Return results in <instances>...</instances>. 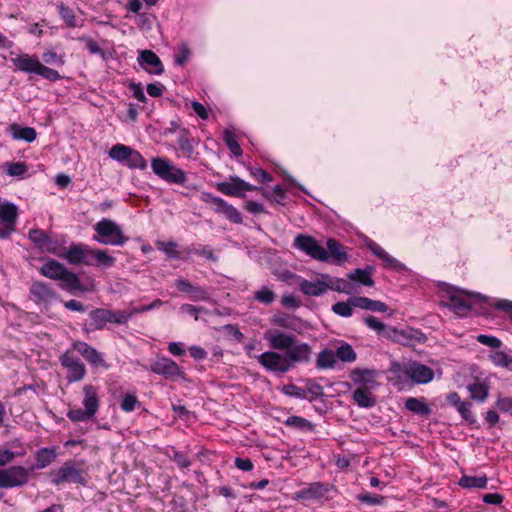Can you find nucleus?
Wrapping results in <instances>:
<instances>
[{
    "label": "nucleus",
    "instance_id": "bf43d9fd",
    "mask_svg": "<svg viewBox=\"0 0 512 512\" xmlns=\"http://www.w3.org/2000/svg\"><path fill=\"white\" fill-rule=\"evenodd\" d=\"M67 417L72 422H83L93 418V416L87 413L85 409L81 408L70 409L67 412Z\"/></svg>",
    "mask_w": 512,
    "mask_h": 512
},
{
    "label": "nucleus",
    "instance_id": "423d86ee",
    "mask_svg": "<svg viewBox=\"0 0 512 512\" xmlns=\"http://www.w3.org/2000/svg\"><path fill=\"white\" fill-rule=\"evenodd\" d=\"M151 168L154 174L168 183L183 185L187 180L186 173L174 166L167 158H153Z\"/></svg>",
    "mask_w": 512,
    "mask_h": 512
},
{
    "label": "nucleus",
    "instance_id": "79ce46f5",
    "mask_svg": "<svg viewBox=\"0 0 512 512\" xmlns=\"http://www.w3.org/2000/svg\"><path fill=\"white\" fill-rule=\"evenodd\" d=\"M284 424L305 432H313L315 430V425L312 422L300 416H290L285 420Z\"/></svg>",
    "mask_w": 512,
    "mask_h": 512
},
{
    "label": "nucleus",
    "instance_id": "0e129e2a",
    "mask_svg": "<svg viewBox=\"0 0 512 512\" xmlns=\"http://www.w3.org/2000/svg\"><path fill=\"white\" fill-rule=\"evenodd\" d=\"M477 341L483 345H486L493 349H498L501 347L502 342L500 339L494 336H488L484 334H480L477 336Z\"/></svg>",
    "mask_w": 512,
    "mask_h": 512
},
{
    "label": "nucleus",
    "instance_id": "3c124183",
    "mask_svg": "<svg viewBox=\"0 0 512 512\" xmlns=\"http://www.w3.org/2000/svg\"><path fill=\"white\" fill-rule=\"evenodd\" d=\"M254 299L262 304L269 305L276 299V294L268 286H262L254 292Z\"/></svg>",
    "mask_w": 512,
    "mask_h": 512
},
{
    "label": "nucleus",
    "instance_id": "37998d69",
    "mask_svg": "<svg viewBox=\"0 0 512 512\" xmlns=\"http://www.w3.org/2000/svg\"><path fill=\"white\" fill-rule=\"evenodd\" d=\"M327 252L328 258L332 257L337 263H341L347 260V254L342 250V245L335 239L327 240Z\"/></svg>",
    "mask_w": 512,
    "mask_h": 512
},
{
    "label": "nucleus",
    "instance_id": "f257e3e1",
    "mask_svg": "<svg viewBox=\"0 0 512 512\" xmlns=\"http://www.w3.org/2000/svg\"><path fill=\"white\" fill-rule=\"evenodd\" d=\"M365 324L378 335L383 336L395 342L408 344L412 340L421 341L424 337L423 334L411 328L398 330L395 327L387 326L374 316H367L364 318Z\"/></svg>",
    "mask_w": 512,
    "mask_h": 512
},
{
    "label": "nucleus",
    "instance_id": "ea45409f",
    "mask_svg": "<svg viewBox=\"0 0 512 512\" xmlns=\"http://www.w3.org/2000/svg\"><path fill=\"white\" fill-rule=\"evenodd\" d=\"M57 457L55 448H41L36 453V464L37 469H43L49 466Z\"/></svg>",
    "mask_w": 512,
    "mask_h": 512
},
{
    "label": "nucleus",
    "instance_id": "2eb2a0df",
    "mask_svg": "<svg viewBox=\"0 0 512 512\" xmlns=\"http://www.w3.org/2000/svg\"><path fill=\"white\" fill-rule=\"evenodd\" d=\"M258 362L268 371L286 373L289 369V364L286 361L285 354H280L275 351H266L257 357Z\"/></svg>",
    "mask_w": 512,
    "mask_h": 512
},
{
    "label": "nucleus",
    "instance_id": "a878e982",
    "mask_svg": "<svg viewBox=\"0 0 512 512\" xmlns=\"http://www.w3.org/2000/svg\"><path fill=\"white\" fill-rule=\"evenodd\" d=\"M84 398L82 404L84 409L93 417L97 413L100 405L98 388L93 385L83 387Z\"/></svg>",
    "mask_w": 512,
    "mask_h": 512
},
{
    "label": "nucleus",
    "instance_id": "6e6552de",
    "mask_svg": "<svg viewBox=\"0 0 512 512\" xmlns=\"http://www.w3.org/2000/svg\"><path fill=\"white\" fill-rule=\"evenodd\" d=\"M18 216V207L4 201L0 207V240L8 239L15 232Z\"/></svg>",
    "mask_w": 512,
    "mask_h": 512
},
{
    "label": "nucleus",
    "instance_id": "0eeeda50",
    "mask_svg": "<svg viewBox=\"0 0 512 512\" xmlns=\"http://www.w3.org/2000/svg\"><path fill=\"white\" fill-rule=\"evenodd\" d=\"M151 168L154 174L168 183L183 185L187 180L186 173L174 166L167 158H153Z\"/></svg>",
    "mask_w": 512,
    "mask_h": 512
},
{
    "label": "nucleus",
    "instance_id": "f704fd0d",
    "mask_svg": "<svg viewBox=\"0 0 512 512\" xmlns=\"http://www.w3.org/2000/svg\"><path fill=\"white\" fill-rule=\"evenodd\" d=\"M324 279L328 282V290L346 294H351L354 291V285L351 281L333 277L329 274H324Z\"/></svg>",
    "mask_w": 512,
    "mask_h": 512
},
{
    "label": "nucleus",
    "instance_id": "9b49d317",
    "mask_svg": "<svg viewBox=\"0 0 512 512\" xmlns=\"http://www.w3.org/2000/svg\"><path fill=\"white\" fill-rule=\"evenodd\" d=\"M294 247L311 258L318 261H327L328 252L324 247L319 245L317 240L309 235L299 234L294 239Z\"/></svg>",
    "mask_w": 512,
    "mask_h": 512
},
{
    "label": "nucleus",
    "instance_id": "cd10ccee",
    "mask_svg": "<svg viewBox=\"0 0 512 512\" xmlns=\"http://www.w3.org/2000/svg\"><path fill=\"white\" fill-rule=\"evenodd\" d=\"M58 281H60V288L71 294H75L77 291L83 292L85 290L77 274L69 271L68 269L63 273V275H61Z\"/></svg>",
    "mask_w": 512,
    "mask_h": 512
},
{
    "label": "nucleus",
    "instance_id": "39448f33",
    "mask_svg": "<svg viewBox=\"0 0 512 512\" xmlns=\"http://www.w3.org/2000/svg\"><path fill=\"white\" fill-rule=\"evenodd\" d=\"M448 301H441V305L454 311L460 317H464L473 308V300L480 301L482 299L480 294H470L457 290L453 287L447 289Z\"/></svg>",
    "mask_w": 512,
    "mask_h": 512
},
{
    "label": "nucleus",
    "instance_id": "09e8293b",
    "mask_svg": "<svg viewBox=\"0 0 512 512\" xmlns=\"http://www.w3.org/2000/svg\"><path fill=\"white\" fill-rule=\"evenodd\" d=\"M132 148L123 144H116L112 146L109 151V156L120 163H126Z\"/></svg>",
    "mask_w": 512,
    "mask_h": 512
},
{
    "label": "nucleus",
    "instance_id": "49530a36",
    "mask_svg": "<svg viewBox=\"0 0 512 512\" xmlns=\"http://www.w3.org/2000/svg\"><path fill=\"white\" fill-rule=\"evenodd\" d=\"M94 260H95V266L103 267V268H110L114 266L116 262V258L107 254L105 250L102 249H94L92 251Z\"/></svg>",
    "mask_w": 512,
    "mask_h": 512
},
{
    "label": "nucleus",
    "instance_id": "4468645a",
    "mask_svg": "<svg viewBox=\"0 0 512 512\" xmlns=\"http://www.w3.org/2000/svg\"><path fill=\"white\" fill-rule=\"evenodd\" d=\"M72 347L77 351L92 367L109 369L110 365L104 359V355L83 341H75Z\"/></svg>",
    "mask_w": 512,
    "mask_h": 512
},
{
    "label": "nucleus",
    "instance_id": "5fc2aeb1",
    "mask_svg": "<svg viewBox=\"0 0 512 512\" xmlns=\"http://www.w3.org/2000/svg\"><path fill=\"white\" fill-rule=\"evenodd\" d=\"M336 357L342 362H354L356 360V353L352 346L349 344H343L339 346L336 351Z\"/></svg>",
    "mask_w": 512,
    "mask_h": 512
},
{
    "label": "nucleus",
    "instance_id": "f8f14e48",
    "mask_svg": "<svg viewBox=\"0 0 512 512\" xmlns=\"http://www.w3.org/2000/svg\"><path fill=\"white\" fill-rule=\"evenodd\" d=\"M334 489L329 483L313 482L295 493V499L303 501L328 500V493Z\"/></svg>",
    "mask_w": 512,
    "mask_h": 512
},
{
    "label": "nucleus",
    "instance_id": "f3484780",
    "mask_svg": "<svg viewBox=\"0 0 512 512\" xmlns=\"http://www.w3.org/2000/svg\"><path fill=\"white\" fill-rule=\"evenodd\" d=\"M30 294L33 301L38 305L49 306L53 301L59 298L57 292L47 283L35 281L30 286Z\"/></svg>",
    "mask_w": 512,
    "mask_h": 512
},
{
    "label": "nucleus",
    "instance_id": "20e7f679",
    "mask_svg": "<svg viewBox=\"0 0 512 512\" xmlns=\"http://www.w3.org/2000/svg\"><path fill=\"white\" fill-rule=\"evenodd\" d=\"M15 67L25 73H34L46 80L55 82L61 79V75L55 69L43 65L36 56L21 54L11 59Z\"/></svg>",
    "mask_w": 512,
    "mask_h": 512
},
{
    "label": "nucleus",
    "instance_id": "680f3d73",
    "mask_svg": "<svg viewBox=\"0 0 512 512\" xmlns=\"http://www.w3.org/2000/svg\"><path fill=\"white\" fill-rule=\"evenodd\" d=\"M137 404V397L133 394L127 393L123 396L120 407L124 412H132Z\"/></svg>",
    "mask_w": 512,
    "mask_h": 512
},
{
    "label": "nucleus",
    "instance_id": "a211bd4d",
    "mask_svg": "<svg viewBox=\"0 0 512 512\" xmlns=\"http://www.w3.org/2000/svg\"><path fill=\"white\" fill-rule=\"evenodd\" d=\"M264 339L268 341L269 346L272 349L287 352L297 338L292 333H287L282 330L275 329L267 330L264 333Z\"/></svg>",
    "mask_w": 512,
    "mask_h": 512
},
{
    "label": "nucleus",
    "instance_id": "8fccbe9b",
    "mask_svg": "<svg viewBox=\"0 0 512 512\" xmlns=\"http://www.w3.org/2000/svg\"><path fill=\"white\" fill-rule=\"evenodd\" d=\"M223 140L229 150L235 155L240 156L242 154V148L237 141L236 135L233 131L226 129L223 133Z\"/></svg>",
    "mask_w": 512,
    "mask_h": 512
},
{
    "label": "nucleus",
    "instance_id": "6e6d98bb",
    "mask_svg": "<svg viewBox=\"0 0 512 512\" xmlns=\"http://www.w3.org/2000/svg\"><path fill=\"white\" fill-rule=\"evenodd\" d=\"M130 168H138L144 170L147 167V161L140 154V152L132 149L131 153L125 163Z\"/></svg>",
    "mask_w": 512,
    "mask_h": 512
},
{
    "label": "nucleus",
    "instance_id": "58836bf2",
    "mask_svg": "<svg viewBox=\"0 0 512 512\" xmlns=\"http://www.w3.org/2000/svg\"><path fill=\"white\" fill-rule=\"evenodd\" d=\"M10 130L12 137L16 140H23L25 142L31 143L37 137L36 130L32 127H21L17 124H13L10 126Z\"/></svg>",
    "mask_w": 512,
    "mask_h": 512
},
{
    "label": "nucleus",
    "instance_id": "1a4fd4ad",
    "mask_svg": "<svg viewBox=\"0 0 512 512\" xmlns=\"http://www.w3.org/2000/svg\"><path fill=\"white\" fill-rule=\"evenodd\" d=\"M29 481V471L23 466H10L0 469V488L11 489L25 486Z\"/></svg>",
    "mask_w": 512,
    "mask_h": 512
},
{
    "label": "nucleus",
    "instance_id": "f03ea898",
    "mask_svg": "<svg viewBox=\"0 0 512 512\" xmlns=\"http://www.w3.org/2000/svg\"><path fill=\"white\" fill-rule=\"evenodd\" d=\"M93 229L97 234L92 239L100 244L122 246L129 240L121 226L111 219L103 218L94 224Z\"/></svg>",
    "mask_w": 512,
    "mask_h": 512
},
{
    "label": "nucleus",
    "instance_id": "c03bdc74",
    "mask_svg": "<svg viewBox=\"0 0 512 512\" xmlns=\"http://www.w3.org/2000/svg\"><path fill=\"white\" fill-rule=\"evenodd\" d=\"M336 353L330 349L322 350L316 361V366L319 369H331L334 368L336 364Z\"/></svg>",
    "mask_w": 512,
    "mask_h": 512
},
{
    "label": "nucleus",
    "instance_id": "6ab92c4d",
    "mask_svg": "<svg viewBox=\"0 0 512 512\" xmlns=\"http://www.w3.org/2000/svg\"><path fill=\"white\" fill-rule=\"evenodd\" d=\"M312 348L308 343L300 342L298 339L285 352L286 361L291 369L297 363H308L311 359Z\"/></svg>",
    "mask_w": 512,
    "mask_h": 512
},
{
    "label": "nucleus",
    "instance_id": "de8ad7c7",
    "mask_svg": "<svg viewBox=\"0 0 512 512\" xmlns=\"http://www.w3.org/2000/svg\"><path fill=\"white\" fill-rule=\"evenodd\" d=\"M85 246L82 245H71L66 252V259L69 263L77 265L82 264V261H86L84 258Z\"/></svg>",
    "mask_w": 512,
    "mask_h": 512
},
{
    "label": "nucleus",
    "instance_id": "aec40b11",
    "mask_svg": "<svg viewBox=\"0 0 512 512\" xmlns=\"http://www.w3.org/2000/svg\"><path fill=\"white\" fill-rule=\"evenodd\" d=\"M150 370L166 379H177L183 375L179 365L167 357L158 358L150 365Z\"/></svg>",
    "mask_w": 512,
    "mask_h": 512
},
{
    "label": "nucleus",
    "instance_id": "052dcab7",
    "mask_svg": "<svg viewBox=\"0 0 512 512\" xmlns=\"http://www.w3.org/2000/svg\"><path fill=\"white\" fill-rule=\"evenodd\" d=\"M307 392L311 395L309 401L312 402L324 395L323 387L313 380H308L306 384Z\"/></svg>",
    "mask_w": 512,
    "mask_h": 512
},
{
    "label": "nucleus",
    "instance_id": "69168bd1",
    "mask_svg": "<svg viewBox=\"0 0 512 512\" xmlns=\"http://www.w3.org/2000/svg\"><path fill=\"white\" fill-rule=\"evenodd\" d=\"M181 312L189 314L195 318V320H198V315L200 313H208V310L204 307L200 306H194L192 304H182L180 307Z\"/></svg>",
    "mask_w": 512,
    "mask_h": 512
},
{
    "label": "nucleus",
    "instance_id": "a18cd8bd",
    "mask_svg": "<svg viewBox=\"0 0 512 512\" xmlns=\"http://www.w3.org/2000/svg\"><path fill=\"white\" fill-rule=\"evenodd\" d=\"M488 479L486 476H469L463 475L459 480V485L462 488H480L484 489L487 486Z\"/></svg>",
    "mask_w": 512,
    "mask_h": 512
},
{
    "label": "nucleus",
    "instance_id": "c756f323",
    "mask_svg": "<svg viewBox=\"0 0 512 512\" xmlns=\"http://www.w3.org/2000/svg\"><path fill=\"white\" fill-rule=\"evenodd\" d=\"M214 201L217 203V207H215L216 213L224 215L232 223H242L241 213L234 206L223 199H215Z\"/></svg>",
    "mask_w": 512,
    "mask_h": 512
},
{
    "label": "nucleus",
    "instance_id": "dca6fc26",
    "mask_svg": "<svg viewBox=\"0 0 512 512\" xmlns=\"http://www.w3.org/2000/svg\"><path fill=\"white\" fill-rule=\"evenodd\" d=\"M83 472L73 461H66L58 470L52 482L55 485L61 483H84Z\"/></svg>",
    "mask_w": 512,
    "mask_h": 512
},
{
    "label": "nucleus",
    "instance_id": "9d476101",
    "mask_svg": "<svg viewBox=\"0 0 512 512\" xmlns=\"http://www.w3.org/2000/svg\"><path fill=\"white\" fill-rule=\"evenodd\" d=\"M216 189L227 196L244 198L247 191H256L260 188L251 185L236 175H233L229 177V181L216 183Z\"/></svg>",
    "mask_w": 512,
    "mask_h": 512
},
{
    "label": "nucleus",
    "instance_id": "393cba45",
    "mask_svg": "<svg viewBox=\"0 0 512 512\" xmlns=\"http://www.w3.org/2000/svg\"><path fill=\"white\" fill-rule=\"evenodd\" d=\"M271 323L283 329L298 333L303 329V323L299 318L286 313L274 314L271 318Z\"/></svg>",
    "mask_w": 512,
    "mask_h": 512
},
{
    "label": "nucleus",
    "instance_id": "5701e85b",
    "mask_svg": "<svg viewBox=\"0 0 512 512\" xmlns=\"http://www.w3.org/2000/svg\"><path fill=\"white\" fill-rule=\"evenodd\" d=\"M138 62L148 73L160 75L164 71L160 58L151 50H143L140 52Z\"/></svg>",
    "mask_w": 512,
    "mask_h": 512
},
{
    "label": "nucleus",
    "instance_id": "4be33fe9",
    "mask_svg": "<svg viewBox=\"0 0 512 512\" xmlns=\"http://www.w3.org/2000/svg\"><path fill=\"white\" fill-rule=\"evenodd\" d=\"M29 239L43 252L55 254L58 242L51 238L41 229H31L28 233Z\"/></svg>",
    "mask_w": 512,
    "mask_h": 512
},
{
    "label": "nucleus",
    "instance_id": "13d9d810",
    "mask_svg": "<svg viewBox=\"0 0 512 512\" xmlns=\"http://www.w3.org/2000/svg\"><path fill=\"white\" fill-rule=\"evenodd\" d=\"M282 393L297 399H307L306 391L294 384L284 385L282 388Z\"/></svg>",
    "mask_w": 512,
    "mask_h": 512
},
{
    "label": "nucleus",
    "instance_id": "473e14b6",
    "mask_svg": "<svg viewBox=\"0 0 512 512\" xmlns=\"http://www.w3.org/2000/svg\"><path fill=\"white\" fill-rule=\"evenodd\" d=\"M177 144L186 158L192 157L195 148V139L188 130L182 129L178 132Z\"/></svg>",
    "mask_w": 512,
    "mask_h": 512
},
{
    "label": "nucleus",
    "instance_id": "2f4dec72",
    "mask_svg": "<svg viewBox=\"0 0 512 512\" xmlns=\"http://www.w3.org/2000/svg\"><path fill=\"white\" fill-rule=\"evenodd\" d=\"M351 379L354 383L359 384L360 386H369L370 388L377 386V382L375 381V372L373 370L359 368L354 369L351 373Z\"/></svg>",
    "mask_w": 512,
    "mask_h": 512
},
{
    "label": "nucleus",
    "instance_id": "7c9ffc66",
    "mask_svg": "<svg viewBox=\"0 0 512 512\" xmlns=\"http://www.w3.org/2000/svg\"><path fill=\"white\" fill-rule=\"evenodd\" d=\"M67 268L60 262L50 259L45 262L39 269V272L44 277L52 280H58Z\"/></svg>",
    "mask_w": 512,
    "mask_h": 512
},
{
    "label": "nucleus",
    "instance_id": "774afa93",
    "mask_svg": "<svg viewBox=\"0 0 512 512\" xmlns=\"http://www.w3.org/2000/svg\"><path fill=\"white\" fill-rule=\"evenodd\" d=\"M170 458L180 467L188 468L191 462L186 454L180 451L173 450V455Z\"/></svg>",
    "mask_w": 512,
    "mask_h": 512
},
{
    "label": "nucleus",
    "instance_id": "c9c22d12",
    "mask_svg": "<svg viewBox=\"0 0 512 512\" xmlns=\"http://www.w3.org/2000/svg\"><path fill=\"white\" fill-rule=\"evenodd\" d=\"M405 408L419 416H428L431 408L424 398L409 397L405 401Z\"/></svg>",
    "mask_w": 512,
    "mask_h": 512
},
{
    "label": "nucleus",
    "instance_id": "ddd939ff",
    "mask_svg": "<svg viewBox=\"0 0 512 512\" xmlns=\"http://www.w3.org/2000/svg\"><path fill=\"white\" fill-rule=\"evenodd\" d=\"M61 365L67 370L68 382L81 381L86 375V367L84 363L70 351H66L60 356Z\"/></svg>",
    "mask_w": 512,
    "mask_h": 512
},
{
    "label": "nucleus",
    "instance_id": "7ed1b4c3",
    "mask_svg": "<svg viewBox=\"0 0 512 512\" xmlns=\"http://www.w3.org/2000/svg\"><path fill=\"white\" fill-rule=\"evenodd\" d=\"M390 371L398 376L404 375L417 384H427L434 378V371L417 361L393 362Z\"/></svg>",
    "mask_w": 512,
    "mask_h": 512
},
{
    "label": "nucleus",
    "instance_id": "72a5a7b5",
    "mask_svg": "<svg viewBox=\"0 0 512 512\" xmlns=\"http://www.w3.org/2000/svg\"><path fill=\"white\" fill-rule=\"evenodd\" d=\"M110 310L96 308L89 313L91 330H102L109 323Z\"/></svg>",
    "mask_w": 512,
    "mask_h": 512
},
{
    "label": "nucleus",
    "instance_id": "a19ab883",
    "mask_svg": "<svg viewBox=\"0 0 512 512\" xmlns=\"http://www.w3.org/2000/svg\"><path fill=\"white\" fill-rule=\"evenodd\" d=\"M58 13L61 17V19L65 22V24L68 26V27H82L83 26V20H80L76 17L74 11L64 5V4H60L58 6Z\"/></svg>",
    "mask_w": 512,
    "mask_h": 512
},
{
    "label": "nucleus",
    "instance_id": "4d7b16f0",
    "mask_svg": "<svg viewBox=\"0 0 512 512\" xmlns=\"http://www.w3.org/2000/svg\"><path fill=\"white\" fill-rule=\"evenodd\" d=\"M472 404L468 401H463L456 409L461 417L469 424H474L476 419L471 411Z\"/></svg>",
    "mask_w": 512,
    "mask_h": 512
},
{
    "label": "nucleus",
    "instance_id": "338daca9",
    "mask_svg": "<svg viewBox=\"0 0 512 512\" xmlns=\"http://www.w3.org/2000/svg\"><path fill=\"white\" fill-rule=\"evenodd\" d=\"M189 298L192 301H206L209 299L208 292L201 286H194L189 294Z\"/></svg>",
    "mask_w": 512,
    "mask_h": 512
},
{
    "label": "nucleus",
    "instance_id": "b1692460",
    "mask_svg": "<svg viewBox=\"0 0 512 512\" xmlns=\"http://www.w3.org/2000/svg\"><path fill=\"white\" fill-rule=\"evenodd\" d=\"M366 246L370 249V251L378 258H380L384 262V266L386 268L394 269V270H402L404 269V265L398 261L396 258L389 255L379 244L372 240H368L366 242Z\"/></svg>",
    "mask_w": 512,
    "mask_h": 512
},
{
    "label": "nucleus",
    "instance_id": "e2e57ef3",
    "mask_svg": "<svg viewBox=\"0 0 512 512\" xmlns=\"http://www.w3.org/2000/svg\"><path fill=\"white\" fill-rule=\"evenodd\" d=\"M27 172V166L23 162H12L8 164L7 173L10 176L21 177Z\"/></svg>",
    "mask_w": 512,
    "mask_h": 512
},
{
    "label": "nucleus",
    "instance_id": "412c9836",
    "mask_svg": "<svg viewBox=\"0 0 512 512\" xmlns=\"http://www.w3.org/2000/svg\"><path fill=\"white\" fill-rule=\"evenodd\" d=\"M298 286L304 295L310 297H318L328 291V282L324 279V274L313 281L299 278Z\"/></svg>",
    "mask_w": 512,
    "mask_h": 512
},
{
    "label": "nucleus",
    "instance_id": "4c0bfd02",
    "mask_svg": "<svg viewBox=\"0 0 512 512\" xmlns=\"http://www.w3.org/2000/svg\"><path fill=\"white\" fill-rule=\"evenodd\" d=\"M467 390L473 400L481 403L485 402L489 396V387L484 382L475 381L468 384Z\"/></svg>",
    "mask_w": 512,
    "mask_h": 512
},
{
    "label": "nucleus",
    "instance_id": "bb28decb",
    "mask_svg": "<svg viewBox=\"0 0 512 512\" xmlns=\"http://www.w3.org/2000/svg\"><path fill=\"white\" fill-rule=\"evenodd\" d=\"M369 386H359L353 392L354 402L361 408H371L376 405V397L370 391Z\"/></svg>",
    "mask_w": 512,
    "mask_h": 512
},
{
    "label": "nucleus",
    "instance_id": "c85d7f7f",
    "mask_svg": "<svg viewBox=\"0 0 512 512\" xmlns=\"http://www.w3.org/2000/svg\"><path fill=\"white\" fill-rule=\"evenodd\" d=\"M352 304L356 308L372 312H386L388 310V306L384 302L362 296L352 297Z\"/></svg>",
    "mask_w": 512,
    "mask_h": 512
},
{
    "label": "nucleus",
    "instance_id": "864d4df0",
    "mask_svg": "<svg viewBox=\"0 0 512 512\" xmlns=\"http://www.w3.org/2000/svg\"><path fill=\"white\" fill-rule=\"evenodd\" d=\"M353 307L355 306L352 304L351 297L346 302L340 301L335 303L332 306V311L341 317H350L353 314Z\"/></svg>",
    "mask_w": 512,
    "mask_h": 512
},
{
    "label": "nucleus",
    "instance_id": "603ef678",
    "mask_svg": "<svg viewBox=\"0 0 512 512\" xmlns=\"http://www.w3.org/2000/svg\"><path fill=\"white\" fill-rule=\"evenodd\" d=\"M135 315L134 310H110L109 323L124 325L132 316Z\"/></svg>",
    "mask_w": 512,
    "mask_h": 512
},
{
    "label": "nucleus",
    "instance_id": "e433bc0d",
    "mask_svg": "<svg viewBox=\"0 0 512 512\" xmlns=\"http://www.w3.org/2000/svg\"><path fill=\"white\" fill-rule=\"evenodd\" d=\"M373 272L372 267H366L365 269L357 268L354 271L350 272L347 277L348 280L353 282H358L364 286L372 287L374 286V280L371 275Z\"/></svg>",
    "mask_w": 512,
    "mask_h": 512
}]
</instances>
